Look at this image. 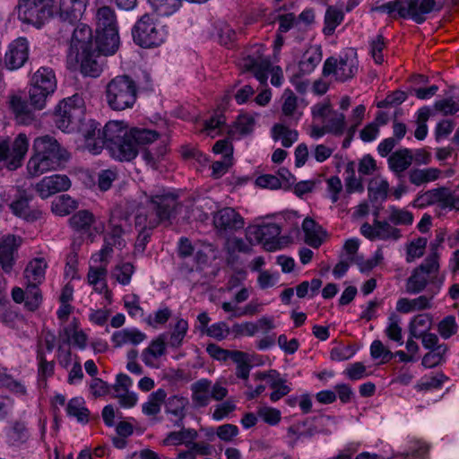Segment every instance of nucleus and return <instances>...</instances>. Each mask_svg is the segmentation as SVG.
Instances as JSON below:
<instances>
[{"label": "nucleus", "mask_w": 459, "mask_h": 459, "mask_svg": "<svg viewBox=\"0 0 459 459\" xmlns=\"http://www.w3.org/2000/svg\"><path fill=\"white\" fill-rule=\"evenodd\" d=\"M55 124L63 132L77 131L84 139L85 147L98 154L103 146L120 161H130L138 155L139 148L158 136L154 130L130 127L124 121H109L103 129L93 119H85L82 100L78 95L63 100L55 112Z\"/></svg>", "instance_id": "obj_1"}, {"label": "nucleus", "mask_w": 459, "mask_h": 459, "mask_svg": "<svg viewBox=\"0 0 459 459\" xmlns=\"http://www.w3.org/2000/svg\"><path fill=\"white\" fill-rule=\"evenodd\" d=\"M179 206L176 194L164 188L144 193L135 215V227L139 230L136 247L144 249L151 238L152 230L160 223L169 222L175 218Z\"/></svg>", "instance_id": "obj_2"}, {"label": "nucleus", "mask_w": 459, "mask_h": 459, "mask_svg": "<svg viewBox=\"0 0 459 459\" xmlns=\"http://www.w3.org/2000/svg\"><path fill=\"white\" fill-rule=\"evenodd\" d=\"M442 5L437 6L436 0H394L381 5L371 7V12L385 13L393 14L394 12L401 18H411L418 24L423 23L427 14L434 10H440Z\"/></svg>", "instance_id": "obj_3"}, {"label": "nucleus", "mask_w": 459, "mask_h": 459, "mask_svg": "<svg viewBox=\"0 0 459 459\" xmlns=\"http://www.w3.org/2000/svg\"><path fill=\"white\" fill-rule=\"evenodd\" d=\"M333 418L327 415H317L298 420L289 426L284 436V441L289 448L294 449L303 439H310L316 434L329 436L332 431L328 429Z\"/></svg>", "instance_id": "obj_4"}, {"label": "nucleus", "mask_w": 459, "mask_h": 459, "mask_svg": "<svg viewBox=\"0 0 459 459\" xmlns=\"http://www.w3.org/2000/svg\"><path fill=\"white\" fill-rule=\"evenodd\" d=\"M133 41L143 48H154L163 44L168 30L149 13L142 15L131 30Z\"/></svg>", "instance_id": "obj_5"}, {"label": "nucleus", "mask_w": 459, "mask_h": 459, "mask_svg": "<svg viewBox=\"0 0 459 459\" xmlns=\"http://www.w3.org/2000/svg\"><path fill=\"white\" fill-rule=\"evenodd\" d=\"M96 34L99 47L108 55H113L119 46V36L115 12L108 6H102L96 13Z\"/></svg>", "instance_id": "obj_6"}, {"label": "nucleus", "mask_w": 459, "mask_h": 459, "mask_svg": "<svg viewBox=\"0 0 459 459\" xmlns=\"http://www.w3.org/2000/svg\"><path fill=\"white\" fill-rule=\"evenodd\" d=\"M136 85L128 75L113 78L106 87V100L113 110H124L133 107L136 100Z\"/></svg>", "instance_id": "obj_7"}, {"label": "nucleus", "mask_w": 459, "mask_h": 459, "mask_svg": "<svg viewBox=\"0 0 459 459\" xmlns=\"http://www.w3.org/2000/svg\"><path fill=\"white\" fill-rule=\"evenodd\" d=\"M56 89V74L52 68L39 67L31 76L29 89L30 105L35 109H42L46 106L47 99Z\"/></svg>", "instance_id": "obj_8"}, {"label": "nucleus", "mask_w": 459, "mask_h": 459, "mask_svg": "<svg viewBox=\"0 0 459 459\" xmlns=\"http://www.w3.org/2000/svg\"><path fill=\"white\" fill-rule=\"evenodd\" d=\"M54 13L53 0H20L18 18L27 24L40 28Z\"/></svg>", "instance_id": "obj_9"}, {"label": "nucleus", "mask_w": 459, "mask_h": 459, "mask_svg": "<svg viewBox=\"0 0 459 459\" xmlns=\"http://www.w3.org/2000/svg\"><path fill=\"white\" fill-rule=\"evenodd\" d=\"M358 72L356 53L351 51L341 55L338 58L328 57L323 65L322 74L327 77L333 74L336 81L345 82L351 79Z\"/></svg>", "instance_id": "obj_10"}, {"label": "nucleus", "mask_w": 459, "mask_h": 459, "mask_svg": "<svg viewBox=\"0 0 459 459\" xmlns=\"http://www.w3.org/2000/svg\"><path fill=\"white\" fill-rule=\"evenodd\" d=\"M29 149V140L25 134H19L13 142L8 139L0 141V163L8 169L14 170L22 166Z\"/></svg>", "instance_id": "obj_11"}, {"label": "nucleus", "mask_w": 459, "mask_h": 459, "mask_svg": "<svg viewBox=\"0 0 459 459\" xmlns=\"http://www.w3.org/2000/svg\"><path fill=\"white\" fill-rule=\"evenodd\" d=\"M437 204L441 209L459 210V195L447 187H438L428 190L419 195L414 201V206L423 208Z\"/></svg>", "instance_id": "obj_12"}, {"label": "nucleus", "mask_w": 459, "mask_h": 459, "mask_svg": "<svg viewBox=\"0 0 459 459\" xmlns=\"http://www.w3.org/2000/svg\"><path fill=\"white\" fill-rule=\"evenodd\" d=\"M281 232L276 223L249 226L246 230V238L250 244L263 243L266 250L272 251L279 247L278 237Z\"/></svg>", "instance_id": "obj_13"}, {"label": "nucleus", "mask_w": 459, "mask_h": 459, "mask_svg": "<svg viewBox=\"0 0 459 459\" xmlns=\"http://www.w3.org/2000/svg\"><path fill=\"white\" fill-rule=\"evenodd\" d=\"M212 224L217 233L227 236L242 230L244 218L231 207H224L212 213Z\"/></svg>", "instance_id": "obj_14"}, {"label": "nucleus", "mask_w": 459, "mask_h": 459, "mask_svg": "<svg viewBox=\"0 0 459 459\" xmlns=\"http://www.w3.org/2000/svg\"><path fill=\"white\" fill-rule=\"evenodd\" d=\"M99 48L97 39L93 40L91 29L84 23L78 24L74 30L68 50L69 58H78L81 53Z\"/></svg>", "instance_id": "obj_15"}, {"label": "nucleus", "mask_w": 459, "mask_h": 459, "mask_svg": "<svg viewBox=\"0 0 459 459\" xmlns=\"http://www.w3.org/2000/svg\"><path fill=\"white\" fill-rule=\"evenodd\" d=\"M22 242L21 237L12 234L0 238V266L4 273L10 274L13 271Z\"/></svg>", "instance_id": "obj_16"}, {"label": "nucleus", "mask_w": 459, "mask_h": 459, "mask_svg": "<svg viewBox=\"0 0 459 459\" xmlns=\"http://www.w3.org/2000/svg\"><path fill=\"white\" fill-rule=\"evenodd\" d=\"M29 42L25 38L12 41L4 55V65L10 71L22 67L29 59Z\"/></svg>", "instance_id": "obj_17"}, {"label": "nucleus", "mask_w": 459, "mask_h": 459, "mask_svg": "<svg viewBox=\"0 0 459 459\" xmlns=\"http://www.w3.org/2000/svg\"><path fill=\"white\" fill-rule=\"evenodd\" d=\"M33 152L49 156L62 162L70 159V153L58 142L50 135L39 136L34 139Z\"/></svg>", "instance_id": "obj_18"}, {"label": "nucleus", "mask_w": 459, "mask_h": 459, "mask_svg": "<svg viewBox=\"0 0 459 459\" xmlns=\"http://www.w3.org/2000/svg\"><path fill=\"white\" fill-rule=\"evenodd\" d=\"M71 186L70 178L66 175L54 174L43 178L36 184V191L43 199L58 193L66 191Z\"/></svg>", "instance_id": "obj_19"}, {"label": "nucleus", "mask_w": 459, "mask_h": 459, "mask_svg": "<svg viewBox=\"0 0 459 459\" xmlns=\"http://www.w3.org/2000/svg\"><path fill=\"white\" fill-rule=\"evenodd\" d=\"M32 195L25 192L20 193L19 195L10 204V209L13 213L26 221L33 222L41 216V212L38 209L30 207V202Z\"/></svg>", "instance_id": "obj_20"}, {"label": "nucleus", "mask_w": 459, "mask_h": 459, "mask_svg": "<svg viewBox=\"0 0 459 459\" xmlns=\"http://www.w3.org/2000/svg\"><path fill=\"white\" fill-rule=\"evenodd\" d=\"M88 0H60L59 19L74 26L80 22Z\"/></svg>", "instance_id": "obj_21"}, {"label": "nucleus", "mask_w": 459, "mask_h": 459, "mask_svg": "<svg viewBox=\"0 0 459 459\" xmlns=\"http://www.w3.org/2000/svg\"><path fill=\"white\" fill-rule=\"evenodd\" d=\"M62 161L40 154L38 152L33 153L27 164V170L30 177H39L49 170H56L61 167Z\"/></svg>", "instance_id": "obj_22"}, {"label": "nucleus", "mask_w": 459, "mask_h": 459, "mask_svg": "<svg viewBox=\"0 0 459 459\" xmlns=\"http://www.w3.org/2000/svg\"><path fill=\"white\" fill-rule=\"evenodd\" d=\"M100 54L105 55L99 48H93L91 51H86V53H81L78 58L70 59L81 64V72L84 75L98 77L102 71L101 64L99 61Z\"/></svg>", "instance_id": "obj_23"}, {"label": "nucleus", "mask_w": 459, "mask_h": 459, "mask_svg": "<svg viewBox=\"0 0 459 459\" xmlns=\"http://www.w3.org/2000/svg\"><path fill=\"white\" fill-rule=\"evenodd\" d=\"M242 67L254 73L255 77L263 85L266 84L268 72L271 69V61L262 56H247L242 60Z\"/></svg>", "instance_id": "obj_24"}, {"label": "nucleus", "mask_w": 459, "mask_h": 459, "mask_svg": "<svg viewBox=\"0 0 459 459\" xmlns=\"http://www.w3.org/2000/svg\"><path fill=\"white\" fill-rule=\"evenodd\" d=\"M9 105L18 124L29 126L35 121L34 113L22 97L17 95L12 96Z\"/></svg>", "instance_id": "obj_25"}, {"label": "nucleus", "mask_w": 459, "mask_h": 459, "mask_svg": "<svg viewBox=\"0 0 459 459\" xmlns=\"http://www.w3.org/2000/svg\"><path fill=\"white\" fill-rule=\"evenodd\" d=\"M413 154L411 151L403 148L393 152L388 158L389 169L394 172L399 178L403 173L411 165Z\"/></svg>", "instance_id": "obj_26"}, {"label": "nucleus", "mask_w": 459, "mask_h": 459, "mask_svg": "<svg viewBox=\"0 0 459 459\" xmlns=\"http://www.w3.org/2000/svg\"><path fill=\"white\" fill-rule=\"evenodd\" d=\"M146 338V334L136 328H125L116 331L112 334L111 341L116 348H119L127 343L138 345Z\"/></svg>", "instance_id": "obj_27"}, {"label": "nucleus", "mask_w": 459, "mask_h": 459, "mask_svg": "<svg viewBox=\"0 0 459 459\" xmlns=\"http://www.w3.org/2000/svg\"><path fill=\"white\" fill-rule=\"evenodd\" d=\"M212 381L207 378H201L191 385L192 401L196 407H205L210 403V389Z\"/></svg>", "instance_id": "obj_28"}, {"label": "nucleus", "mask_w": 459, "mask_h": 459, "mask_svg": "<svg viewBox=\"0 0 459 459\" xmlns=\"http://www.w3.org/2000/svg\"><path fill=\"white\" fill-rule=\"evenodd\" d=\"M47 263L43 258L31 260L24 270V277L27 284L38 285L45 279Z\"/></svg>", "instance_id": "obj_29"}, {"label": "nucleus", "mask_w": 459, "mask_h": 459, "mask_svg": "<svg viewBox=\"0 0 459 459\" xmlns=\"http://www.w3.org/2000/svg\"><path fill=\"white\" fill-rule=\"evenodd\" d=\"M322 60V49L320 46H311L302 56L299 63V73L309 74Z\"/></svg>", "instance_id": "obj_30"}, {"label": "nucleus", "mask_w": 459, "mask_h": 459, "mask_svg": "<svg viewBox=\"0 0 459 459\" xmlns=\"http://www.w3.org/2000/svg\"><path fill=\"white\" fill-rule=\"evenodd\" d=\"M302 230L305 233V241L314 248H317L323 243L325 232L313 219L306 218L302 223Z\"/></svg>", "instance_id": "obj_31"}, {"label": "nucleus", "mask_w": 459, "mask_h": 459, "mask_svg": "<svg viewBox=\"0 0 459 459\" xmlns=\"http://www.w3.org/2000/svg\"><path fill=\"white\" fill-rule=\"evenodd\" d=\"M167 334H160L155 340L152 341L150 345L145 348L142 352V359L146 366H152L153 359L161 357L165 354L166 344L165 341Z\"/></svg>", "instance_id": "obj_32"}, {"label": "nucleus", "mask_w": 459, "mask_h": 459, "mask_svg": "<svg viewBox=\"0 0 459 459\" xmlns=\"http://www.w3.org/2000/svg\"><path fill=\"white\" fill-rule=\"evenodd\" d=\"M268 376L269 379L267 384L272 389H273L270 394L272 402L279 401L290 392V387L286 385V379L282 378L277 370L271 369V375L269 374Z\"/></svg>", "instance_id": "obj_33"}, {"label": "nucleus", "mask_w": 459, "mask_h": 459, "mask_svg": "<svg viewBox=\"0 0 459 459\" xmlns=\"http://www.w3.org/2000/svg\"><path fill=\"white\" fill-rule=\"evenodd\" d=\"M430 297L421 295L416 299H409L406 298L399 299L396 303V310L401 313H411L416 310H423L429 308Z\"/></svg>", "instance_id": "obj_34"}, {"label": "nucleus", "mask_w": 459, "mask_h": 459, "mask_svg": "<svg viewBox=\"0 0 459 459\" xmlns=\"http://www.w3.org/2000/svg\"><path fill=\"white\" fill-rule=\"evenodd\" d=\"M389 183L384 178L372 179L368 186V197L374 204H382L388 196Z\"/></svg>", "instance_id": "obj_35"}, {"label": "nucleus", "mask_w": 459, "mask_h": 459, "mask_svg": "<svg viewBox=\"0 0 459 459\" xmlns=\"http://www.w3.org/2000/svg\"><path fill=\"white\" fill-rule=\"evenodd\" d=\"M197 437V432L193 429H181L179 431H171L163 440L165 446H178L186 444L190 446L193 440Z\"/></svg>", "instance_id": "obj_36"}, {"label": "nucleus", "mask_w": 459, "mask_h": 459, "mask_svg": "<svg viewBox=\"0 0 459 459\" xmlns=\"http://www.w3.org/2000/svg\"><path fill=\"white\" fill-rule=\"evenodd\" d=\"M167 393L164 389L160 388L152 392L148 401L142 406L143 412L147 416H155L160 412L161 404L165 402Z\"/></svg>", "instance_id": "obj_37"}, {"label": "nucleus", "mask_w": 459, "mask_h": 459, "mask_svg": "<svg viewBox=\"0 0 459 459\" xmlns=\"http://www.w3.org/2000/svg\"><path fill=\"white\" fill-rule=\"evenodd\" d=\"M272 137L274 141L281 140V145L285 148H289L298 141L299 133L282 124H275L272 128Z\"/></svg>", "instance_id": "obj_38"}, {"label": "nucleus", "mask_w": 459, "mask_h": 459, "mask_svg": "<svg viewBox=\"0 0 459 459\" xmlns=\"http://www.w3.org/2000/svg\"><path fill=\"white\" fill-rule=\"evenodd\" d=\"M376 239L384 241H397L402 237L401 230L393 227L388 221L375 219Z\"/></svg>", "instance_id": "obj_39"}, {"label": "nucleus", "mask_w": 459, "mask_h": 459, "mask_svg": "<svg viewBox=\"0 0 459 459\" xmlns=\"http://www.w3.org/2000/svg\"><path fill=\"white\" fill-rule=\"evenodd\" d=\"M429 281V275L415 268L407 279L406 290L411 294H418L425 290Z\"/></svg>", "instance_id": "obj_40"}, {"label": "nucleus", "mask_w": 459, "mask_h": 459, "mask_svg": "<svg viewBox=\"0 0 459 459\" xmlns=\"http://www.w3.org/2000/svg\"><path fill=\"white\" fill-rule=\"evenodd\" d=\"M431 328V318L428 314L415 316L409 324V333L411 338L420 339Z\"/></svg>", "instance_id": "obj_41"}, {"label": "nucleus", "mask_w": 459, "mask_h": 459, "mask_svg": "<svg viewBox=\"0 0 459 459\" xmlns=\"http://www.w3.org/2000/svg\"><path fill=\"white\" fill-rule=\"evenodd\" d=\"M84 400L82 397L72 398L66 406V412L70 417H75L81 423L89 421V410L84 406Z\"/></svg>", "instance_id": "obj_42"}, {"label": "nucleus", "mask_w": 459, "mask_h": 459, "mask_svg": "<svg viewBox=\"0 0 459 459\" xmlns=\"http://www.w3.org/2000/svg\"><path fill=\"white\" fill-rule=\"evenodd\" d=\"M343 13L333 7L329 6L325 15V27L323 32L325 35L330 36L333 34L336 27L342 22Z\"/></svg>", "instance_id": "obj_43"}, {"label": "nucleus", "mask_w": 459, "mask_h": 459, "mask_svg": "<svg viewBox=\"0 0 459 459\" xmlns=\"http://www.w3.org/2000/svg\"><path fill=\"white\" fill-rule=\"evenodd\" d=\"M153 10L160 16H169L181 6L182 0H148Z\"/></svg>", "instance_id": "obj_44"}, {"label": "nucleus", "mask_w": 459, "mask_h": 459, "mask_svg": "<svg viewBox=\"0 0 459 459\" xmlns=\"http://www.w3.org/2000/svg\"><path fill=\"white\" fill-rule=\"evenodd\" d=\"M187 404L188 400L186 397L178 395L170 396L166 402V412L175 417L185 418Z\"/></svg>", "instance_id": "obj_45"}, {"label": "nucleus", "mask_w": 459, "mask_h": 459, "mask_svg": "<svg viewBox=\"0 0 459 459\" xmlns=\"http://www.w3.org/2000/svg\"><path fill=\"white\" fill-rule=\"evenodd\" d=\"M93 221V214L86 210L77 212L69 219L71 227L77 231L88 230Z\"/></svg>", "instance_id": "obj_46"}, {"label": "nucleus", "mask_w": 459, "mask_h": 459, "mask_svg": "<svg viewBox=\"0 0 459 459\" xmlns=\"http://www.w3.org/2000/svg\"><path fill=\"white\" fill-rule=\"evenodd\" d=\"M232 361L237 364L236 376L238 378L247 380L251 369L248 355L245 352L235 351Z\"/></svg>", "instance_id": "obj_47"}, {"label": "nucleus", "mask_w": 459, "mask_h": 459, "mask_svg": "<svg viewBox=\"0 0 459 459\" xmlns=\"http://www.w3.org/2000/svg\"><path fill=\"white\" fill-rule=\"evenodd\" d=\"M387 221L395 225H410L413 221V215L411 212L390 206L387 210Z\"/></svg>", "instance_id": "obj_48"}, {"label": "nucleus", "mask_w": 459, "mask_h": 459, "mask_svg": "<svg viewBox=\"0 0 459 459\" xmlns=\"http://www.w3.org/2000/svg\"><path fill=\"white\" fill-rule=\"evenodd\" d=\"M345 178V187L348 193L353 192H363L364 187L360 179L357 178L355 176L354 163L349 162L345 168L344 171Z\"/></svg>", "instance_id": "obj_49"}, {"label": "nucleus", "mask_w": 459, "mask_h": 459, "mask_svg": "<svg viewBox=\"0 0 459 459\" xmlns=\"http://www.w3.org/2000/svg\"><path fill=\"white\" fill-rule=\"evenodd\" d=\"M77 203L67 195L59 196L52 203V210L56 214L64 216L76 209Z\"/></svg>", "instance_id": "obj_50"}, {"label": "nucleus", "mask_w": 459, "mask_h": 459, "mask_svg": "<svg viewBox=\"0 0 459 459\" xmlns=\"http://www.w3.org/2000/svg\"><path fill=\"white\" fill-rule=\"evenodd\" d=\"M326 124V132L334 135L340 136L344 133L345 130V116L342 113L333 111L330 115Z\"/></svg>", "instance_id": "obj_51"}, {"label": "nucleus", "mask_w": 459, "mask_h": 459, "mask_svg": "<svg viewBox=\"0 0 459 459\" xmlns=\"http://www.w3.org/2000/svg\"><path fill=\"white\" fill-rule=\"evenodd\" d=\"M401 318L395 313H392L388 317V325L385 329V333L388 338L394 342H398L400 345L403 343L402 336V328L400 326Z\"/></svg>", "instance_id": "obj_52"}, {"label": "nucleus", "mask_w": 459, "mask_h": 459, "mask_svg": "<svg viewBox=\"0 0 459 459\" xmlns=\"http://www.w3.org/2000/svg\"><path fill=\"white\" fill-rule=\"evenodd\" d=\"M42 302L41 291L38 285L27 284L24 305L30 311L38 309Z\"/></svg>", "instance_id": "obj_53"}, {"label": "nucleus", "mask_w": 459, "mask_h": 459, "mask_svg": "<svg viewBox=\"0 0 459 459\" xmlns=\"http://www.w3.org/2000/svg\"><path fill=\"white\" fill-rule=\"evenodd\" d=\"M134 273V265L131 263H123L115 267L112 276L122 285H128Z\"/></svg>", "instance_id": "obj_54"}, {"label": "nucleus", "mask_w": 459, "mask_h": 459, "mask_svg": "<svg viewBox=\"0 0 459 459\" xmlns=\"http://www.w3.org/2000/svg\"><path fill=\"white\" fill-rule=\"evenodd\" d=\"M28 438V432L24 424L15 422L8 432V442L12 446H19Z\"/></svg>", "instance_id": "obj_55"}, {"label": "nucleus", "mask_w": 459, "mask_h": 459, "mask_svg": "<svg viewBox=\"0 0 459 459\" xmlns=\"http://www.w3.org/2000/svg\"><path fill=\"white\" fill-rule=\"evenodd\" d=\"M110 225L112 227L111 231L105 236L104 241H108L112 247L122 249L126 246V242L122 238L124 230L120 225L114 223L113 219L110 220Z\"/></svg>", "instance_id": "obj_56"}, {"label": "nucleus", "mask_w": 459, "mask_h": 459, "mask_svg": "<svg viewBox=\"0 0 459 459\" xmlns=\"http://www.w3.org/2000/svg\"><path fill=\"white\" fill-rule=\"evenodd\" d=\"M458 325L455 321V317L453 316H447L443 318L438 325L437 331L443 339H449L452 335L457 333Z\"/></svg>", "instance_id": "obj_57"}, {"label": "nucleus", "mask_w": 459, "mask_h": 459, "mask_svg": "<svg viewBox=\"0 0 459 459\" xmlns=\"http://www.w3.org/2000/svg\"><path fill=\"white\" fill-rule=\"evenodd\" d=\"M107 269L105 267H90L87 278L88 282L91 285L95 286V289L99 290L100 292H102L104 289L107 288V285L105 282L101 283V287L99 288L98 284L100 283L102 280L107 275Z\"/></svg>", "instance_id": "obj_58"}, {"label": "nucleus", "mask_w": 459, "mask_h": 459, "mask_svg": "<svg viewBox=\"0 0 459 459\" xmlns=\"http://www.w3.org/2000/svg\"><path fill=\"white\" fill-rule=\"evenodd\" d=\"M427 246V239L424 238H419L416 240L411 242L407 248V258L408 263L412 262L415 258L421 257L424 254V249Z\"/></svg>", "instance_id": "obj_59"}, {"label": "nucleus", "mask_w": 459, "mask_h": 459, "mask_svg": "<svg viewBox=\"0 0 459 459\" xmlns=\"http://www.w3.org/2000/svg\"><path fill=\"white\" fill-rule=\"evenodd\" d=\"M417 268L429 276L437 273L439 270L437 252H430V254L426 257L424 262Z\"/></svg>", "instance_id": "obj_60"}, {"label": "nucleus", "mask_w": 459, "mask_h": 459, "mask_svg": "<svg viewBox=\"0 0 459 459\" xmlns=\"http://www.w3.org/2000/svg\"><path fill=\"white\" fill-rule=\"evenodd\" d=\"M282 98L284 99L281 110L284 116L293 117L297 109L298 99L289 89L285 90Z\"/></svg>", "instance_id": "obj_61"}, {"label": "nucleus", "mask_w": 459, "mask_h": 459, "mask_svg": "<svg viewBox=\"0 0 459 459\" xmlns=\"http://www.w3.org/2000/svg\"><path fill=\"white\" fill-rule=\"evenodd\" d=\"M255 123L253 117L249 115H240L235 122V128L241 135H247L253 132Z\"/></svg>", "instance_id": "obj_62"}, {"label": "nucleus", "mask_w": 459, "mask_h": 459, "mask_svg": "<svg viewBox=\"0 0 459 459\" xmlns=\"http://www.w3.org/2000/svg\"><path fill=\"white\" fill-rule=\"evenodd\" d=\"M258 416L267 424L274 426L281 420V412L279 410L270 407H261L257 411Z\"/></svg>", "instance_id": "obj_63"}, {"label": "nucleus", "mask_w": 459, "mask_h": 459, "mask_svg": "<svg viewBox=\"0 0 459 459\" xmlns=\"http://www.w3.org/2000/svg\"><path fill=\"white\" fill-rule=\"evenodd\" d=\"M205 333L210 337L221 341L225 339L229 335L230 329L226 323L219 322L207 327L205 330Z\"/></svg>", "instance_id": "obj_64"}]
</instances>
